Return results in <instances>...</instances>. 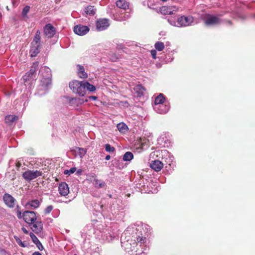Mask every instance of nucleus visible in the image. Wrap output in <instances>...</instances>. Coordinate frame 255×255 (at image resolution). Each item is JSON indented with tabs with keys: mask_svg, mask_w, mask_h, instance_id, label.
Here are the masks:
<instances>
[{
	"mask_svg": "<svg viewBox=\"0 0 255 255\" xmlns=\"http://www.w3.org/2000/svg\"><path fill=\"white\" fill-rule=\"evenodd\" d=\"M89 98L90 100H96L97 99V97L96 96H90L89 97Z\"/></svg>",
	"mask_w": 255,
	"mask_h": 255,
	"instance_id": "obj_41",
	"label": "nucleus"
},
{
	"mask_svg": "<svg viewBox=\"0 0 255 255\" xmlns=\"http://www.w3.org/2000/svg\"><path fill=\"white\" fill-rule=\"evenodd\" d=\"M133 157V154L129 151H128L125 153L123 156V160L124 161H130Z\"/></svg>",
	"mask_w": 255,
	"mask_h": 255,
	"instance_id": "obj_27",
	"label": "nucleus"
},
{
	"mask_svg": "<svg viewBox=\"0 0 255 255\" xmlns=\"http://www.w3.org/2000/svg\"><path fill=\"white\" fill-rule=\"evenodd\" d=\"M41 33L39 30H37L35 33L34 39L31 43V44L40 45V41L41 39Z\"/></svg>",
	"mask_w": 255,
	"mask_h": 255,
	"instance_id": "obj_20",
	"label": "nucleus"
},
{
	"mask_svg": "<svg viewBox=\"0 0 255 255\" xmlns=\"http://www.w3.org/2000/svg\"><path fill=\"white\" fill-rule=\"evenodd\" d=\"M35 245H36L37 247L40 251H42L44 249V248L42 244L40 243L39 241Z\"/></svg>",
	"mask_w": 255,
	"mask_h": 255,
	"instance_id": "obj_37",
	"label": "nucleus"
},
{
	"mask_svg": "<svg viewBox=\"0 0 255 255\" xmlns=\"http://www.w3.org/2000/svg\"><path fill=\"white\" fill-rule=\"evenodd\" d=\"M18 117L14 115H8L5 118V123L9 125H12L13 123L18 120Z\"/></svg>",
	"mask_w": 255,
	"mask_h": 255,
	"instance_id": "obj_18",
	"label": "nucleus"
},
{
	"mask_svg": "<svg viewBox=\"0 0 255 255\" xmlns=\"http://www.w3.org/2000/svg\"><path fill=\"white\" fill-rule=\"evenodd\" d=\"M129 16V14L127 15V17H128Z\"/></svg>",
	"mask_w": 255,
	"mask_h": 255,
	"instance_id": "obj_51",
	"label": "nucleus"
},
{
	"mask_svg": "<svg viewBox=\"0 0 255 255\" xmlns=\"http://www.w3.org/2000/svg\"><path fill=\"white\" fill-rule=\"evenodd\" d=\"M117 128L121 133H125L128 130V126L124 123H120L117 125Z\"/></svg>",
	"mask_w": 255,
	"mask_h": 255,
	"instance_id": "obj_22",
	"label": "nucleus"
},
{
	"mask_svg": "<svg viewBox=\"0 0 255 255\" xmlns=\"http://www.w3.org/2000/svg\"><path fill=\"white\" fill-rule=\"evenodd\" d=\"M165 108V109L164 110H162L161 111H159L158 112L160 113V114H164V113H166L168 110V108L167 107H164Z\"/></svg>",
	"mask_w": 255,
	"mask_h": 255,
	"instance_id": "obj_40",
	"label": "nucleus"
},
{
	"mask_svg": "<svg viewBox=\"0 0 255 255\" xmlns=\"http://www.w3.org/2000/svg\"><path fill=\"white\" fill-rule=\"evenodd\" d=\"M21 229L24 233H25L26 234H28V232L25 228L22 227Z\"/></svg>",
	"mask_w": 255,
	"mask_h": 255,
	"instance_id": "obj_43",
	"label": "nucleus"
},
{
	"mask_svg": "<svg viewBox=\"0 0 255 255\" xmlns=\"http://www.w3.org/2000/svg\"><path fill=\"white\" fill-rule=\"evenodd\" d=\"M96 28L98 31L106 29L109 26V20L107 18H100L96 23Z\"/></svg>",
	"mask_w": 255,
	"mask_h": 255,
	"instance_id": "obj_6",
	"label": "nucleus"
},
{
	"mask_svg": "<svg viewBox=\"0 0 255 255\" xmlns=\"http://www.w3.org/2000/svg\"><path fill=\"white\" fill-rule=\"evenodd\" d=\"M84 85L85 87V93L86 94L87 91L90 92H93L96 90V87L93 85L91 84L88 82H84Z\"/></svg>",
	"mask_w": 255,
	"mask_h": 255,
	"instance_id": "obj_21",
	"label": "nucleus"
},
{
	"mask_svg": "<svg viewBox=\"0 0 255 255\" xmlns=\"http://www.w3.org/2000/svg\"><path fill=\"white\" fill-rule=\"evenodd\" d=\"M30 53L31 57L36 56L40 52L39 48L40 45L31 44Z\"/></svg>",
	"mask_w": 255,
	"mask_h": 255,
	"instance_id": "obj_17",
	"label": "nucleus"
},
{
	"mask_svg": "<svg viewBox=\"0 0 255 255\" xmlns=\"http://www.w3.org/2000/svg\"><path fill=\"white\" fill-rule=\"evenodd\" d=\"M27 205L32 207L33 208H37L39 206L40 202L37 199L32 200L28 202Z\"/></svg>",
	"mask_w": 255,
	"mask_h": 255,
	"instance_id": "obj_23",
	"label": "nucleus"
},
{
	"mask_svg": "<svg viewBox=\"0 0 255 255\" xmlns=\"http://www.w3.org/2000/svg\"><path fill=\"white\" fill-rule=\"evenodd\" d=\"M38 66V62H35L33 63L31 66L30 70L27 72L24 76V80H29V78L32 77V76L35 74Z\"/></svg>",
	"mask_w": 255,
	"mask_h": 255,
	"instance_id": "obj_10",
	"label": "nucleus"
},
{
	"mask_svg": "<svg viewBox=\"0 0 255 255\" xmlns=\"http://www.w3.org/2000/svg\"><path fill=\"white\" fill-rule=\"evenodd\" d=\"M30 237H31L33 242L36 244L39 240L36 237V236L32 233L29 234Z\"/></svg>",
	"mask_w": 255,
	"mask_h": 255,
	"instance_id": "obj_33",
	"label": "nucleus"
},
{
	"mask_svg": "<svg viewBox=\"0 0 255 255\" xmlns=\"http://www.w3.org/2000/svg\"><path fill=\"white\" fill-rule=\"evenodd\" d=\"M194 21V18L192 16H181L177 19V23L181 26H188L190 25Z\"/></svg>",
	"mask_w": 255,
	"mask_h": 255,
	"instance_id": "obj_5",
	"label": "nucleus"
},
{
	"mask_svg": "<svg viewBox=\"0 0 255 255\" xmlns=\"http://www.w3.org/2000/svg\"><path fill=\"white\" fill-rule=\"evenodd\" d=\"M110 158H111V156H110V155H107V156H106V157H105V159H106V160H110Z\"/></svg>",
	"mask_w": 255,
	"mask_h": 255,
	"instance_id": "obj_45",
	"label": "nucleus"
},
{
	"mask_svg": "<svg viewBox=\"0 0 255 255\" xmlns=\"http://www.w3.org/2000/svg\"><path fill=\"white\" fill-rule=\"evenodd\" d=\"M228 22H229V24H232V21H230V20H229V21H228Z\"/></svg>",
	"mask_w": 255,
	"mask_h": 255,
	"instance_id": "obj_47",
	"label": "nucleus"
},
{
	"mask_svg": "<svg viewBox=\"0 0 255 255\" xmlns=\"http://www.w3.org/2000/svg\"><path fill=\"white\" fill-rule=\"evenodd\" d=\"M110 59L112 61H116L118 59V57H117L115 54L112 53V56L110 57Z\"/></svg>",
	"mask_w": 255,
	"mask_h": 255,
	"instance_id": "obj_39",
	"label": "nucleus"
},
{
	"mask_svg": "<svg viewBox=\"0 0 255 255\" xmlns=\"http://www.w3.org/2000/svg\"><path fill=\"white\" fill-rule=\"evenodd\" d=\"M1 251L2 252L5 253V251L4 250L1 249Z\"/></svg>",
	"mask_w": 255,
	"mask_h": 255,
	"instance_id": "obj_48",
	"label": "nucleus"
},
{
	"mask_svg": "<svg viewBox=\"0 0 255 255\" xmlns=\"http://www.w3.org/2000/svg\"><path fill=\"white\" fill-rule=\"evenodd\" d=\"M89 30L90 29L88 26L81 24L76 25L73 28L75 33L81 36L85 35L88 32H89Z\"/></svg>",
	"mask_w": 255,
	"mask_h": 255,
	"instance_id": "obj_8",
	"label": "nucleus"
},
{
	"mask_svg": "<svg viewBox=\"0 0 255 255\" xmlns=\"http://www.w3.org/2000/svg\"><path fill=\"white\" fill-rule=\"evenodd\" d=\"M165 97L162 94H159L155 99L154 104L155 105H162L165 101Z\"/></svg>",
	"mask_w": 255,
	"mask_h": 255,
	"instance_id": "obj_19",
	"label": "nucleus"
},
{
	"mask_svg": "<svg viewBox=\"0 0 255 255\" xmlns=\"http://www.w3.org/2000/svg\"><path fill=\"white\" fill-rule=\"evenodd\" d=\"M56 28L51 24H46L43 28L44 35L48 38H51L55 35Z\"/></svg>",
	"mask_w": 255,
	"mask_h": 255,
	"instance_id": "obj_4",
	"label": "nucleus"
},
{
	"mask_svg": "<svg viewBox=\"0 0 255 255\" xmlns=\"http://www.w3.org/2000/svg\"><path fill=\"white\" fill-rule=\"evenodd\" d=\"M76 168L75 167H72V168H70V169H69V170H65L64 171V173L65 175H70V174L74 173L76 171Z\"/></svg>",
	"mask_w": 255,
	"mask_h": 255,
	"instance_id": "obj_31",
	"label": "nucleus"
},
{
	"mask_svg": "<svg viewBox=\"0 0 255 255\" xmlns=\"http://www.w3.org/2000/svg\"><path fill=\"white\" fill-rule=\"evenodd\" d=\"M221 22V19L216 16L207 14L205 21V24L207 26L218 24Z\"/></svg>",
	"mask_w": 255,
	"mask_h": 255,
	"instance_id": "obj_7",
	"label": "nucleus"
},
{
	"mask_svg": "<svg viewBox=\"0 0 255 255\" xmlns=\"http://www.w3.org/2000/svg\"><path fill=\"white\" fill-rule=\"evenodd\" d=\"M150 167L156 171H160L163 167V164L159 160L153 161L150 164Z\"/></svg>",
	"mask_w": 255,
	"mask_h": 255,
	"instance_id": "obj_13",
	"label": "nucleus"
},
{
	"mask_svg": "<svg viewBox=\"0 0 255 255\" xmlns=\"http://www.w3.org/2000/svg\"><path fill=\"white\" fill-rule=\"evenodd\" d=\"M21 163L20 161H17L16 163V167L18 168L21 166Z\"/></svg>",
	"mask_w": 255,
	"mask_h": 255,
	"instance_id": "obj_42",
	"label": "nucleus"
},
{
	"mask_svg": "<svg viewBox=\"0 0 255 255\" xmlns=\"http://www.w3.org/2000/svg\"><path fill=\"white\" fill-rule=\"evenodd\" d=\"M163 106L162 105H159V107H163Z\"/></svg>",
	"mask_w": 255,
	"mask_h": 255,
	"instance_id": "obj_50",
	"label": "nucleus"
},
{
	"mask_svg": "<svg viewBox=\"0 0 255 255\" xmlns=\"http://www.w3.org/2000/svg\"><path fill=\"white\" fill-rule=\"evenodd\" d=\"M42 175L43 172L40 170H27L23 173L22 177L26 181L29 182Z\"/></svg>",
	"mask_w": 255,
	"mask_h": 255,
	"instance_id": "obj_3",
	"label": "nucleus"
},
{
	"mask_svg": "<svg viewBox=\"0 0 255 255\" xmlns=\"http://www.w3.org/2000/svg\"><path fill=\"white\" fill-rule=\"evenodd\" d=\"M160 12L163 14H172L175 11V7L170 6H163L160 9Z\"/></svg>",
	"mask_w": 255,
	"mask_h": 255,
	"instance_id": "obj_12",
	"label": "nucleus"
},
{
	"mask_svg": "<svg viewBox=\"0 0 255 255\" xmlns=\"http://www.w3.org/2000/svg\"><path fill=\"white\" fill-rule=\"evenodd\" d=\"M77 67H78V75L79 77L82 79L87 78L88 75L87 73L85 72L84 67L80 65H78Z\"/></svg>",
	"mask_w": 255,
	"mask_h": 255,
	"instance_id": "obj_16",
	"label": "nucleus"
},
{
	"mask_svg": "<svg viewBox=\"0 0 255 255\" xmlns=\"http://www.w3.org/2000/svg\"><path fill=\"white\" fill-rule=\"evenodd\" d=\"M2 18V14L0 12V19Z\"/></svg>",
	"mask_w": 255,
	"mask_h": 255,
	"instance_id": "obj_46",
	"label": "nucleus"
},
{
	"mask_svg": "<svg viewBox=\"0 0 255 255\" xmlns=\"http://www.w3.org/2000/svg\"><path fill=\"white\" fill-rule=\"evenodd\" d=\"M94 184L97 188H102L105 186V183L104 181L97 179H94Z\"/></svg>",
	"mask_w": 255,
	"mask_h": 255,
	"instance_id": "obj_25",
	"label": "nucleus"
},
{
	"mask_svg": "<svg viewBox=\"0 0 255 255\" xmlns=\"http://www.w3.org/2000/svg\"><path fill=\"white\" fill-rule=\"evenodd\" d=\"M19 206H17V207H16V209H17V217L18 219H21L22 218H23L22 217V214L21 212V211L19 210Z\"/></svg>",
	"mask_w": 255,
	"mask_h": 255,
	"instance_id": "obj_35",
	"label": "nucleus"
},
{
	"mask_svg": "<svg viewBox=\"0 0 255 255\" xmlns=\"http://www.w3.org/2000/svg\"><path fill=\"white\" fill-rule=\"evenodd\" d=\"M151 54L152 55V58L154 59L156 58V50H151L150 51Z\"/></svg>",
	"mask_w": 255,
	"mask_h": 255,
	"instance_id": "obj_38",
	"label": "nucleus"
},
{
	"mask_svg": "<svg viewBox=\"0 0 255 255\" xmlns=\"http://www.w3.org/2000/svg\"><path fill=\"white\" fill-rule=\"evenodd\" d=\"M161 0L163 1H167V0Z\"/></svg>",
	"mask_w": 255,
	"mask_h": 255,
	"instance_id": "obj_49",
	"label": "nucleus"
},
{
	"mask_svg": "<svg viewBox=\"0 0 255 255\" xmlns=\"http://www.w3.org/2000/svg\"><path fill=\"white\" fill-rule=\"evenodd\" d=\"M133 90L135 93L137 95V97H141L144 95V93L145 91V88L140 84L137 85L135 86Z\"/></svg>",
	"mask_w": 255,
	"mask_h": 255,
	"instance_id": "obj_14",
	"label": "nucleus"
},
{
	"mask_svg": "<svg viewBox=\"0 0 255 255\" xmlns=\"http://www.w3.org/2000/svg\"><path fill=\"white\" fill-rule=\"evenodd\" d=\"M14 239H15L16 243L18 244L19 246H20L21 247H23V248H25L26 247V245H25V244L24 243H23L18 237L14 236Z\"/></svg>",
	"mask_w": 255,
	"mask_h": 255,
	"instance_id": "obj_30",
	"label": "nucleus"
},
{
	"mask_svg": "<svg viewBox=\"0 0 255 255\" xmlns=\"http://www.w3.org/2000/svg\"><path fill=\"white\" fill-rule=\"evenodd\" d=\"M105 149L107 152H113L115 151V147L114 146H112L109 143L105 144Z\"/></svg>",
	"mask_w": 255,
	"mask_h": 255,
	"instance_id": "obj_28",
	"label": "nucleus"
},
{
	"mask_svg": "<svg viewBox=\"0 0 255 255\" xmlns=\"http://www.w3.org/2000/svg\"><path fill=\"white\" fill-rule=\"evenodd\" d=\"M53 209V206L52 205H49L44 210V213L45 214H49L51 211Z\"/></svg>",
	"mask_w": 255,
	"mask_h": 255,
	"instance_id": "obj_34",
	"label": "nucleus"
},
{
	"mask_svg": "<svg viewBox=\"0 0 255 255\" xmlns=\"http://www.w3.org/2000/svg\"><path fill=\"white\" fill-rule=\"evenodd\" d=\"M76 151L79 152V154L81 157H82V156L86 154V150L83 148L76 147Z\"/></svg>",
	"mask_w": 255,
	"mask_h": 255,
	"instance_id": "obj_29",
	"label": "nucleus"
},
{
	"mask_svg": "<svg viewBox=\"0 0 255 255\" xmlns=\"http://www.w3.org/2000/svg\"><path fill=\"white\" fill-rule=\"evenodd\" d=\"M59 193L62 196H66L69 193V189L66 182L60 183L58 187Z\"/></svg>",
	"mask_w": 255,
	"mask_h": 255,
	"instance_id": "obj_11",
	"label": "nucleus"
},
{
	"mask_svg": "<svg viewBox=\"0 0 255 255\" xmlns=\"http://www.w3.org/2000/svg\"><path fill=\"white\" fill-rule=\"evenodd\" d=\"M32 255H42V254L38 252H35L33 253Z\"/></svg>",
	"mask_w": 255,
	"mask_h": 255,
	"instance_id": "obj_44",
	"label": "nucleus"
},
{
	"mask_svg": "<svg viewBox=\"0 0 255 255\" xmlns=\"http://www.w3.org/2000/svg\"><path fill=\"white\" fill-rule=\"evenodd\" d=\"M22 217L26 223L32 225L31 229L35 234H39L42 231L43 224L41 221L37 220V217L34 212L25 211L22 213Z\"/></svg>",
	"mask_w": 255,
	"mask_h": 255,
	"instance_id": "obj_1",
	"label": "nucleus"
},
{
	"mask_svg": "<svg viewBox=\"0 0 255 255\" xmlns=\"http://www.w3.org/2000/svg\"><path fill=\"white\" fill-rule=\"evenodd\" d=\"M30 10V6L26 5L25 6L22 10V14L23 16H25L27 14V13Z\"/></svg>",
	"mask_w": 255,
	"mask_h": 255,
	"instance_id": "obj_32",
	"label": "nucleus"
},
{
	"mask_svg": "<svg viewBox=\"0 0 255 255\" xmlns=\"http://www.w3.org/2000/svg\"><path fill=\"white\" fill-rule=\"evenodd\" d=\"M3 201L5 204L9 208L14 206L15 199L10 194L5 193L3 195Z\"/></svg>",
	"mask_w": 255,
	"mask_h": 255,
	"instance_id": "obj_9",
	"label": "nucleus"
},
{
	"mask_svg": "<svg viewBox=\"0 0 255 255\" xmlns=\"http://www.w3.org/2000/svg\"><path fill=\"white\" fill-rule=\"evenodd\" d=\"M145 239H146L145 238H143L142 237H138L136 239V242L140 243H143L145 242Z\"/></svg>",
	"mask_w": 255,
	"mask_h": 255,
	"instance_id": "obj_36",
	"label": "nucleus"
},
{
	"mask_svg": "<svg viewBox=\"0 0 255 255\" xmlns=\"http://www.w3.org/2000/svg\"><path fill=\"white\" fill-rule=\"evenodd\" d=\"M96 10V9L94 8V6L89 5L86 7L85 12L88 14L93 15L95 14Z\"/></svg>",
	"mask_w": 255,
	"mask_h": 255,
	"instance_id": "obj_24",
	"label": "nucleus"
},
{
	"mask_svg": "<svg viewBox=\"0 0 255 255\" xmlns=\"http://www.w3.org/2000/svg\"><path fill=\"white\" fill-rule=\"evenodd\" d=\"M117 7L120 8L127 10L129 8V2L126 0H119L116 2Z\"/></svg>",
	"mask_w": 255,
	"mask_h": 255,
	"instance_id": "obj_15",
	"label": "nucleus"
},
{
	"mask_svg": "<svg viewBox=\"0 0 255 255\" xmlns=\"http://www.w3.org/2000/svg\"><path fill=\"white\" fill-rule=\"evenodd\" d=\"M154 47L156 50L161 51L164 48V44L161 41H157L155 43Z\"/></svg>",
	"mask_w": 255,
	"mask_h": 255,
	"instance_id": "obj_26",
	"label": "nucleus"
},
{
	"mask_svg": "<svg viewBox=\"0 0 255 255\" xmlns=\"http://www.w3.org/2000/svg\"><path fill=\"white\" fill-rule=\"evenodd\" d=\"M70 89L74 93L80 96H84L85 95L84 82L78 80H73L69 84Z\"/></svg>",
	"mask_w": 255,
	"mask_h": 255,
	"instance_id": "obj_2",
	"label": "nucleus"
}]
</instances>
